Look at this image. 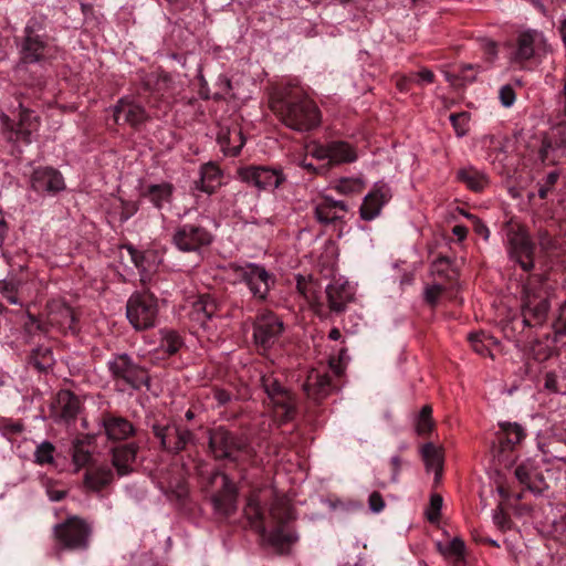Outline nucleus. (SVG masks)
Wrapping results in <instances>:
<instances>
[{
  "mask_svg": "<svg viewBox=\"0 0 566 566\" xmlns=\"http://www.w3.org/2000/svg\"><path fill=\"white\" fill-rule=\"evenodd\" d=\"M184 345L180 335L171 329L161 331L160 347L168 355H175Z\"/></svg>",
  "mask_w": 566,
  "mask_h": 566,
  "instance_id": "47",
  "label": "nucleus"
},
{
  "mask_svg": "<svg viewBox=\"0 0 566 566\" xmlns=\"http://www.w3.org/2000/svg\"><path fill=\"white\" fill-rule=\"evenodd\" d=\"M504 231L507 240L510 259L516 262L524 271L534 266V244L523 226L509 221Z\"/></svg>",
  "mask_w": 566,
  "mask_h": 566,
  "instance_id": "5",
  "label": "nucleus"
},
{
  "mask_svg": "<svg viewBox=\"0 0 566 566\" xmlns=\"http://www.w3.org/2000/svg\"><path fill=\"white\" fill-rule=\"evenodd\" d=\"M49 324L46 322H41L34 315L28 313L27 321L24 322V329L29 334H35V333H48L49 332Z\"/></svg>",
  "mask_w": 566,
  "mask_h": 566,
  "instance_id": "56",
  "label": "nucleus"
},
{
  "mask_svg": "<svg viewBox=\"0 0 566 566\" xmlns=\"http://www.w3.org/2000/svg\"><path fill=\"white\" fill-rule=\"evenodd\" d=\"M112 377L117 382H123L134 389L148 386L147 370L136 364L127 354L116 355L107 363Z\"/></svg>",
  "mask_w": 566,
  "mask_h": 566,
  "instance_id": "9",
  "label": "nucleus"
},
{
  "mask_svg": "<svg viewBox=\"0 0 566 566\" xmlns=\"http://www.w3.org/2000/svg\"><path fill=\"white\" fill-rule=\"evenodd\" d=\"M522 316L525 326H541L551 308L549 292L539 276L530 279L523 286Z\"/></svg>",
  "mask_w": 566,
  "mask_h": 566,
  "instance_id": "2",
  "label": "nucleus"
},
{
  "mask_svg": "<svg viewBox=\"0 0 566 566\" xmlns=\"http://www.w3.org/2000/svg\"><path fill=\"white\" fill-rule=\"evenodd\" d=\"M222 180L221 169L212 161L200 167V177L195 181V188L208 195L213 193Z\"/></svg>",
  "mask_w": 566,
  "mask_h": 566,
  "instance_id": "26",
  "label": "nucleus"
},
{
  "mask_svg": "<svg viewBox=\"0 0 566 566\" xmlns=\"http://www.w3.org/2000/svg\"><path fill=\"white\" fill-rule=\"evenodd\" d=\"M499 98L504 107H511L516 99V94L512 85L505 84L499 91Z\"/></svg>",
  "mask_w": 566,
  "mask_h": 566,
  "instance_id": "62",
  "label": "nucleus"
},
{
  "mask_svg": "<svg viewBox=\"0 0 566 566\" xmlns=\"http://www.w3.org/2000/svg\"><path fill=\"white\" fill-rule=\"evenodd\" d=\"M235 277L245 283L254 298L264 301L274 284V277L264 266L256 263H247L239 265L231 263L229 265Z\"/></svg>",
  "mask_w": 566,
  "mask_h": 566,
  "instance_id": "7",
  "label": "nucleus"
},
{
  "mask_svg": "<svg viewBox=\"0 0 566 566\" xmlns=\"http://www.w3.org/2000/svg\"><path fill=\"white\" fill-rule=\"evenodd\" d=\"M553 137L556 144L566 147V120L560 122L553 128Z\"/></svg>",
  "mask_w": 566,
  "mask_h": 566,
  "instance_id": "64",
  "label": "nucleus"
},
{
  "mask_svg": "<svg viewBox=\"0 0 566 566\" xmlns=\"http://www.w3.org/2000/svg\"><path fill=\"white\" fill-rule=\"evenodd\" d=\"M56 403L61 418L65 421L74 420L80 411V400L70 390H61L56 396Z\"/></svg>",
  "mask_w": 566,
  "mask_h": 566,
  "instance_id": "38",
  "label": "nucleus"
},
{
  "mask_svg": "<svg viewBox=\"0 0 566 566\" xmlns=\"http://www.w3.org/2000/svg\"><path fill=\"white\" fill-rule=\"evenodd\" d=\"M270 402L283 422L294 418L296 413V398L287 388L276 392V396Z\"/></svg>",
  "mask_w": 566,
  "mask_h": 566,
  "instance_id": "32",
  "label": "nucleus"
},
{
  "mask_svg": "<svg viewBox=\"0 0 566 566\" xmlns=\"http://www.w3.org/2000/svg\"><path fill=\"white\" fill-rule=\"evenodd\" d=\"M469 340L476 354L493 358L492 346H496L497 340L492 335H489L484 332L472 333L469 335Z\"/></svg>",
  "mask_w": 566,
  "mask_h": 566,
  "instance_id": "40",
  "label": "nucleus"
},
{
  "mask_svg": "<svg viewBox=\"0 0 566 566\" xmlns=\"http://www.w3.org/2000/svg\"><path fill=\"white\" fill-rule=\"evenodd\" d=\"M221 479V490L211 497L214 512L220 516L228 517L237 511V489L230 478L217 472L212 475V482Z\"/></svg>",
  "mask_w": 566,
  "mask_h": 566,
  "instance_id": "13",
  "label": "nucleus"
},
{
  "mask_svg": "<svg viewBox=\"0 0 566 566\" xmlns=\"http://www.w3.org/2000/svg\"><path fill=\"white\" fill-rule=\"evenodd\" d=\"M270 517L276 526L272 532H268V543L276 549H283L296 539L285 527V524L293 518L289 502L283 497H275L270 507Z\"/></svg>",
  "mask_w": 566,
  "mask_h": 566,
  "instance_id": "8",
  "label": "nucleus"
},
{
  "mask_svg": "<svg viewBox=\"0 0 566 566\" xmlns=\"http://www.w3.org/2000/svg\"><path fill=\"white\" fill-rule=\"evenodd\" d=\"M480 70V65L476 64H462L457 77L461 80L463 84L472 83L476 80V74Z\"/></svg>",
  "mask_w": 566,
  "mask_h": 566,
  "instance_id": "57",
  "label": "nucleus"
},
{
  "mask_svg": "<svg viewBox=\"0 0 566 566\" xmlns=\"http://www.w3.org/2000/svg\"><path fill=\"white\" fill-rule=\"evenodd\" d=\"M271 108L280 120L296 132H308L321 123L317 105L300 88H285L271 102Z\"/></svg>",
  "mask_w": 566,
  "mask_h": 566,
  "instance_id": "1",
  "label": "nucleus"
},
{
  "mask_svg": "<svg viewBox=\"0 0 566 566\" xmlns=\"http://www.w3.org/2000/svg\"><path fill=\"white\" fill-rule=\"evenodd\" d=\"M348 208L345 201L334 200L328 196H323L315 202L314 216L319 223L328 226L342 220Z\"/></svg>",
  "mask_w": 566,
  "mask_h": 566,
  "instance_id": "19",
  "label": "nucleus"
},
{
  "mask_svg": "<svg viewBox=\"0 0 566 566\" xmlns=\"http://www.w3.org/2000/svg\"><path fill=\"white\" fill-rule=\"evenodd\" d=\"M54 446L49 441L40 443L34 451L35 462L40 465L51 464L54 461Z\"/></svg>",
  "mask_w": 566,
  "mask_h": 566,
  "instance_id": "53",
  "label": "nucleus"
},
{
  "mask_svg": "<svg viewBox=\"0 0 566 566\" xmlns=\"http://www.w3.org/2000/svg\"><path fill=\"white\" fill-rule=\"evenodd\" d=\"M102 424L109 440H125L135 433L133 423L122 416L106 413L102 417Z\"/></svg>",
  "mask_w": 566,
  "mask_h": 566,
  "instance_id": "25",
  "label": "nucleus"
},
{
  "mask_svg": "<svg viewBox=\"0 0 566 566\" xmlns=\"http://www.w3.org/2000/svg\"><path fill=\"white\" fill-rule=\"evenodd\" d=\"M450 122L458 137H463L469 132L470 115L467 112L453 113L450 115Z\"/></svg>",
  "mask_w": 566,
  "mask_h": 566,
  "instance_id": "54",
  "label": "nucleus"
},
{
  "mask_svg": "<svg viewBox=\"0 0 566 566\" xmlns=\"http://www.w3.org/2000/svg\"><path fill=\"white\" fill-rule=\"evenodd\" d=\"M283 331V323L272 313L259 316L254 323L255 344L263 348L271 347Z\"/></svg>",
  "mask_w": 566,
  "mask_h": 566,
  "instance_id": "14",
  "label": "nucleus"
},
{
  "mask_svg": "<svg viewBox=\"0 0 566 566\" xmlns=\"http://www.w3.org/2000/svg\"><path fill=\"white\" fill-rule=\"evenodd\" d=\"M137 451L136 443H126L113 449L112 462L119 475H127L132 472Z\"/></svg>",
  "mask_w": 566,
  "mask_h": 566,
  "instance_id": "28",
  "label": "nucleus"
},
{
  "mask_svg": "<svg viewBox=\"0 0 566 566\" xmlns=\"http://www.w3.org/2000/svg\"><path fill=\"white\" fill-rule=\"evenodd\" d=\"M392 193L388 185L377 182L374 189L364 198L360 206V217L370 221L379 216L382 207L391 199Z\"/></svg>",
  "mask_w": 566,
  "mask_h": 566,
  "instance_id": "16",
  "label": "nucleus"
},
{
  "mask_svg": "<svg viewBox=\"0 0 566 566\" xmlns=\"http://www.w3.org/2000/svg\"><path fill=\"white\" fill-rule=\"evenodd\" d=\"M144 84L148 91L164 96L170 88L171 77L166 73L150 74L146 77Z\"/></svg>",
  "mask_w": 566,
  "mask_h": 566,
  "instance_id": "45",
  "label": "nucleus"
},
{
  "mask_svg": "<svg viewBox=\"0 0 566 566\" xmlns=\"http://www.w3.org/2000/svg\"><path fill=\"white\" fill-rule=\"evenodd\" d=\"M48 43L45 38L24 36L21 44V61L23 63L41 62L45 56Z\"/></svg>",
  "mask_w": 566,
  "mask_h": 566,
  "instance_id": "30",
  "label": "nucleus"
},
{
  "mask_svg": "<svg viewBox=\"0 0 566 566\" xmlns=\"http://www.w3.org/2000/svg\"><path fill=\"white\" fill-rule=\"evenodd\" d=\"M90 436L76 438L72 446V458L76 467L81 468L88 463L91 453L84 448V441H92Z\"/></svg>",
  "mask_w": 566,
  "mask_h": 566,
  "instance_id": "48",
  "label": "nucleus"
},
{
  "mask_svg": "<svg viewBox=\"0 0 566 566\" xmlns=\"http://www.w3.org/2000/svg\"><path fill=\"white\" fill-rule=\"evenodd\" d=\"M158 300L148 292L134 293L126 304V316L136 331L153 328L158 318Z\"/></svg>",
  "mask_w": 566,
  "mask_h": 566,
  "instance_id": "3",
  "label": "nucleus"
},
{
  "mask_svg": "<svg viewBox=\"0 0 566 566\" xmlns=\"http://www.w3.org/2000/svg\"><path fill=\"white\" fill-rule=\"evenodd\" d=\"M213 235L202 226L185 223L175 229L171 242L181 252H199L211 244Z\"/></svg>",
  "mask_w": 566,
  "mask_h": 566,
  "instance_id": "11",
  "label": "nucleus"
},
{
  "mask_svg": "<svg viewBox=\"0 0 566 566\" xmlns=\"http://www.w3.org/2000/svg\"><path fill=\"white\" fill-rule=\"evenodd\" d=\"M147 119L144 107L134 101L122 98L114 107V120L116 124H129L138 126Z\"/></svg>",
  "mask_w": 566,
  "mask_h": 566,
  "instance_id": "21",
  "label": "nucleus"
},
{
  "mask_svg": "<svg viewBox=\"0 0 566 566\" xmlns=\"http://www.w3.org/2000/svg\"><path fill=\"white\" fill-rule=\"evenodd\" d=\"M458 178L474 191H481L488 182L483 174L472 168L461 169L458 172Z\"/></svg>",
  "mask_w": 566,
  "mask_h": 566,
  "instance_id": "44",
  "label": "nucleus"
},
{
  "mask_svg": "<svg viewBox=\"0 0 566 566\" xmlns=\"http://www.w3.org/2000/svg\"><path fill=\"white\" fill-rule=\"evenodd\" d=\"M496 432L499 455L513 451L526 437L525 429L516 422H501Z\"/></svg>",
  "mask_w": 566,
  "mask_h": 566,
  "instance_id": "22",
  "label": "nucleus"
},
{
  "mask_svg": "<svg viewBox=\"0 0 566 566\" xmlns=\"http://www.w3.org/2000/svg\"><path fill=\"white\" fill-rule=\"evenodd\" d=\"M209 449L216 459L231 461H239L240 453H249L248 444L224 427L210 430Z\"/></svg>",
  "mask_w": 566,
  "mask_h": 566,
  "instance_id": "10",
  "label": "nucleus"
},
{
  "mask_svg": "<svg viewBox=\"0 0 566 566\" xmlns=\"http://www.w3.org/2000/svg\"><path fill=\"white\" fill-rule=\"evenodd\" d=\"M244 142L242 132L238 127L222 128L218 134V143L226 156H238Z\"/></svg>",
  "mask_w": 566,
  "mask_h": 566,
  "instance_id": "31",
  "label": "nucleus"
},
{
  "mask_svg": "<svg viewBox=\"0 0 566 566\" xmlns=\"http://www.w3.org/2000/svg\"><path fill=\"white\" fill-rule=\"evenodd\" d=\"M48 324L61 333L76 332V317L69 305L62 301L53 300L48 303Z\"/></svg>",
  "mask_w": 566,
  "mask_h": 566,
  "instance_id": "15",
  "label": "nucleus"
},
{
  "mask_svg": "<svg viewBox=\"0 0 566 566\" xmlns=\"http://www.w3.org/2000/svg\"><path fill=\"white\" fill-rule=\"evenodd\" d=\"M53 354L48 347H38L29 357V365L39 371H45L53 366Z\"/></svg>",
  "mask_w": 566,
  "mask_h": 566,
  "instance_id": "43",
  "label": "nucleus"
},
{
  "mask_svg": "<svg viewBox=\"0 0 566 566\" xmlns=\"http://www.w3.org/2000/svg\"><path fill=\"white\" fill-rule=\"evenodd\" d=\"M421 457L424 461L427 471H433L436 475V482H439L443 470L442 449L431 442L424 443L421 447Z\"/></svg>",
  "mask_w": 566,
  "mask_h": 566,
  "instance_id": "35",
  "label": "nucleus"
},
{
  "mask_svg": "<svg viewBox=\"0 0 566 566\" xmlns=\"http://www.w3.org/2000/svg\"><path fill=\"white\" fill-rule=\"evenodd\" d=\"M261 385L269 400L273 399L276 396V392H281L286 388L275 376H273V374L263 375L261 377Z\"/></svg>",
  "mask_w": 566,
  "mask_h": 566,
  "instance_id": "55",
  "label": "nucleus"
},
{
  "mask_svg": "<svg viewBox=\"0 0 566 566\" xmlns=\"http://www.w3.org/2000/svg\"><path fill=\"white\" fill-rule=\"evenodd\" d=\"M514 474L517 481L531 492L542 493L548 488L543 473L532 460H526L518 464Z\"/></svg>",
  "mask_w": 566,
  "mask_h": 566,
  "instance_id": "20",
  "label": "nucleus"
},
{
  "mask_svg": "<svg viewBox=\"0 0 566 566\" xmlns=\"http://www.w3.org/2000/svg\"><path fill=\"white\" fill-rule=\"evenodd\" d=\"M559 178V174L557 171H551L544 182L538 184V197L541 199H546L548 193L552 192L554 186L556 185Z\"/></svg>",
  "mask_w": 566,
  "mask_h": 566,
  "instance_id": "58",
  "label": "nucleus"
},
{
  "mask_svg": "<svg viewBox=\"0 0 566 566\" xmlns=\"http://www.w3.org/2000/svg\"><path fill=\"white\" fill-rule=\"evenodd\" d=\"M21 283L18 280H0V296L10 304H21L19 297V287Z\"/></svg>",
  "mask_w": 566,
  "mask_h": 566,
  "instance_id": "49",
  "label": "nucleus"
},
{
  "mask_svg": "<svg viewBox=\"0 0 566 566\" xmlns=\"http://www.w3.org/2000/svg\"><path fill=\"white\" fill-rule=\"evenodd\" d=\"M151 430L161 449L171 454H179L188 447L195 446L197 441L196 434L189 428L175 420L168 423H154Z\"/></svg>",
  "mask_w": 566,
  "mask_h": 566,
  "instance_id": "4",
  "label": "nucleus"
},
{
  "mask_svg": "<svg viewBox=\"0 0 566 566\" xmlns=\"http://www.w3.org/2000/svg\"><path fill=\"white\" fill-rule=\"evenodd\" d=\"M553 329L556 335L566 336V301L558 308L557 316L553 322Z\"/></svg>",
  "mask_w": 566,
  "mask_h": 566,
  "instance_id": "60",
  "label": "nucleus"
},
{
  "mask_svg": "<svg viewBox=\"0 0 566 566\" xmlns=\"http://www.w3.org/2000/svg\"><path fill=\"white\" fill-rule=\"evenodd\" d=\"M238 176L241 181L259 190H274L286 180L281 169L264 166L239 168Z\"/></svg>",
  "mask_w": 566,
  "mask_h": 566,
  "instance_id": "12",
  "label": "nucleus"
},
{
  "mask_svg": "<svg viewBox=\"0 0 566 566\" xmlns=\"http://www.w3.org/2000/svg\"><path fill=\"white\" fill-rule=\"evenodd\" d=\"M297 291L298 293L310 303L316 304L318 303V291L317 284L311 280H305L303 277L297 279Z\"/></svg>",
  "mask_w": 566,
  "mask_h": 566,
  "instance_id": "51",
  "label": "nucleus"
},
{
  "mask_svg": "<svg viewBox=\"0 0 566 566\" xmlns=\"http://www.w3.org/2000/svg\"><path fill=\"white\" fill-rule=\"evenodd\" d=\"M443 291H444V289L440 284H433V285L427 286L424 290L426 302L428 304H430L431 306H434Z\"/></svg>",
  "mask_w": 566,
  "mask_h": 566,
  "instance_id": "63",
  "label": "nucleus"
},
{
  "mask_svg": "<svg viewBox=\"0 0 566 566\" xmlns=\"http://www.w3.org/2000/svg\"><path fill=\"white\" fill-rule=\"evenodd\" d=\"M543 43L539 32L527 30L518 33L516 42L511 52V60L515 63H523L531 60Z\"/></svg>",
  "mask_w": 566,
  "mask_h": 566,
  "instance_id": "18",
  "label": "nucleus"
},
{
  "mask_svg": "<svg viewBox=\"0 0 566 566\" xmlns=\"http://www.w3.org/2000/svg\"><path fill=\"white\" fill-rule=\"evenodd\" d=\"M53 532L55 539L63 548L84 551L88 547L92 527L83 518L71 516L55 525Z\"/></svg>",
  "mask_w": 566,
  "mask_h": 566,
  "instance_id": "6",
  "label": "nucleus"
},
{
  "mask_svg": "<svg viewBox=\"0 0 566 566\" xmlns=\"http://www.w3.org/2000/svg\"><path fill=\"white\" fill-rule=\"evenodd\" d=\"M113 471L106 465L91 467L84 474V485L87 490L98 492L113 481Z\"/></svg>",
  "mask_w": 566,
  "mask_h": 566,
  "instance_id": "29",
  "label": "nucleus"
},
{
  "mask_svg": "<svg viewBox=\"0 0 566 566\" xmlns=\"http://www.w3.org/2000/svg\"><path fill=\"white\" fill-rule=\"evenodd\" d=\"M19 123L15 129V136L18 140H22L25 144L31 143V135L39 127V118L34 115V112L23 107L19 104Z\"/></svg>",
  "mask_w": 566,
  "mask_h": 566,
  "instance_id": "33",
  "label": "nucleus"
},
{
  "mask_svg": "<svg viewBox=\"0 0 566 566\" xmlns=\"http://www.w3.org/2000/svg\"><path fill=\"white\" fill-rule=\"evenodd\" d=\"M31 187L40 193H55L65 188L64 178L60 171L51 167H40L31 175Z\"/></svg>",
  "mask_w": 566,
  "mask_h": 566,
  "instance_id": "17",
  "label": "nucleus"
},
{
  "mask_svg": "<svg viewBox=\"0 0 566 566\" xmlns=\"http://www.w3.org/2000/svg\"><path fill=\"white\" fill-rule=\"evenodd\" d=\"M328 307L332 312L340 313L345 311L347 304L353 298L352 287L347 282L335 280L325 289Z\"/></svg>",
  "mask_w": 566,
  "mask_h": 566,
  "instance_id": "24",
  "label": "nucleus"
},
{
  "mask_svg": "<svg viewBox=\"0 0 566 566\" xmlns=\"http://www.w3.org/2000/svg\"><path fill=\"white\" fill-rule=\"evenodd\" d=\"M433 427L432 408L430 405H424L415 419L416 433L421 437L427 436Z\"/></svg>",
  "mask_w": 566,
  "mask_h": 566,
  "instance_id": "46",
  "label": "nucleus"
},
{
  "mask_svg": "<svg viewBox=\"0 0 566 566\" xmlns=\"http://www.w3.org/2000/svg\"><path fill=\"white\" fill-rule=\"evenodd\" d=\"M437 549L441 555L449 559L453 566H465V544L461 538L454 537L447 545L437 543Z\"/></svg>",
  "mask_w": 566,
  "mask_h": 566,
  "instance_id": "39",
  "label": "nucleus"
},
{
  "mask_svg": "<svg viewBox=\"0 0 566 566\" xmlns=\"http://www.w3.org/2000/svg\"><path fill=\"white\" fill-rule=\"evenodd\" d=\"M126 248L132 258V261L134 262L135 266L139 269L143 275L153 271L157 258L154 251L142 252L135 249L133 245H127Z\"/></svg>",
  "mask_w": 566,
  "mask_h": 566,
  "instance_id": "41",
  "label": "nucleus"
},
{
  "mask_svg": "<svg viewBox=\"0 0 566 566\" xmlns=\"http://www.w3.org/2000/svg\"><path fill=\"white\" fill-rule=\"evenodd\" d=\"M218 305L216 300L210 295H201L192 303L190 311V318L199 325L205 326L206 323L212 318L217 313Z\"/></svg>",
  "mask_w": 566,
  "mask_h": 566,
  "instance_id": "34",
  "label": "nucleus"
},
{
  "mask_svg": "<svg viewBox=\"0 0 566 566\" xmlns=\"http://www.w3.org/2000/svg\"><path fill=\"white\" fill-rule=\"evenodd\" d=\"M364 188L365 181L356 177L340 178L335 185V190L342 195L360 193Z\"/></svg>",
  "mask_w": 566,
  "mask_h": 566,
  "instance_id": "50",
  "label": "nucleus"
},
{
  "mask_svg": "<svg viewBox=\"0 0 566 566\" xmlns=\"http://www.w3.org/2000/svg\"><path fill=\"white\" fill-rule=\"evenodd\" d=\"M244 515L249 521L250 525L268 541V531L264 524V515L260 506V502L256 495H251L248 499V503L244 507Z\"/></svg>",
  "mask_w": 566,
  "mask_h": 566,
  "instance_id": "37",
  "label": "nucleus"
},
{
  "mask_svg": "<svg viewBox=\"0 0 566 566\" xmlns=\"http://www.w3.org/2000/svg\"><path fill=\"white\" fill-rule=\"evenodd\" d=\"M45 20L46 17L43 14L30 18L24 28V36L45 38L42 33L45 29Z\"/></svg>",
  "mask_w": 566,
  "mask_h": 566,
  "instance_id": "52",
  "label": "nucleus"
},
{
  "mask_svg": "<svg viewBox=\"0 0 566 566\" xmlns=\"http://www.w3.org/2000/svg\"><path fill=\"white\" fill-rule=\"evenodd\" d=\"M311 156L317 160H328V143L327 144H318L311 143L306 146V157Z\"/></svg>",
  "mask_w": 566,
  "mask_h": 566,
  "instance_id": "59",
  "label": "nucleus"
},
{
  "mask_svg": "<svg viewBox=\"0 0 566 566\" xmlns=\"http://www.w3.org/2000/svg\"><path fill=\"white\" fill-rule=\"evenodd\" d=\"M357 159V153L352 145L342 140L328 143V164L340 165L354 163Z\"/></svg>",
  "mask_w": 566,
  "mask_h": 566,
  "instance_id": "36",
  "label": "nucleus"
},
{
  "mask_svg": "<svg viewBox=\"0 0 566 566\" xmlns=\"http://www.w3.org/2000/svg\"><path fill=\"white\" fill-rule=\"evenodd\" d=\"M442 496L439 494H432L430 497V506L427 512V517L430 522H436L439 520L440 511L442 507Z\"/></svg>",
  "mask_w": 566,
  "mask_h": 566,
  "instance_id": "61",
  "label": "nucleus"
},
{
  "mask_svg": "<svg viewBox=\"0 0 566 566\" xmlns=\"http://www.w3.org/2000/svg\"><path fill=\"white\" fill-rule=\"evenodd\" d=\"M174 187L168 182L160 185H151L148 187L145 196L153 202V205L161 209L165 203L170 202Z\"/></svg>",
  "mask_w": 566,
  "mask_h": 566,
  "instance_id": "42",
  "label": "nucleus"
},
{
  "mask_svg": "<svg viewBox=\"0 0 566 566\" xmlns=\"http://www.w3.org/2000/svg\"><path fill=\"white\" fill-rule=\"evenodd\" d=\"M303 389L310 399L319 401L327 397L333 390L331 377L326 373L312 370L308 373L303 384Z\"/></svg>",
  "mask_w": 566,
  "mask_h": 566,
  "instance_id": "23",
  "label": "nucleus"
},
{
  "mask_svg": "<svg viewBox=\"0 0 566 566\" xmlns=\"http://www.w3.org/2000/svg\"><path fill=\"white\" fill-rule=\"evenodd\" d=\"M538 448L547 462L558 460L566 462V440L556 434L542 436Z\"/></svg>",
  "mask_w": 566,
  "mask_h": 566,
  "instance_id": "27",
  "label": "nucleus"
}]
</instances>
